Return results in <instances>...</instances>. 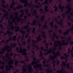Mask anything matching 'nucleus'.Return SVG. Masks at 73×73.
I'll return each instance as SVG.
<instances>
[{
	"instance_id": "nucleus-1",
	"label": "nucleus",
	"mask_w": 73,
	"mask_h": 73,
	"mask_svg": "<svg viewBox=\"0 0 73 73\" xmlns=\"http://www.w3.org/2000/svg\"><path fill=\"white\" fill-rule=\"evenodd\" d=\"M21 2H22V3L24 4V7H27L28 6L29 7H33V5H31V6H30L27 0H21Z\"/></svg>"
},
{
	"instance_id": "nucleus-2",
	"label": "nucleus",
	"mask_w": 73,
	"mask_h": 73,
	"mask_svg": "<svg viewBox=\"0 0 73 73\" xmlns=\"http://www.w3.org/2000/svg\"><path fill=\"white\" fill-rule=\"evenodd\" d=\"M31 65H33L34 66V68L37 71H39V70H37V68L38 69H39V70L40 71L42 70V68H41V66L40 67V66H36V65H35V61H33L31 62Z\"/></svg>"
},
{
	"instance_id": "nucleus-3",
	"label": "nucleus",
	"mask_w": 73,
	"mask_h": 73,
	"mask_svg": "<svg viewBox=\"0 0 73 73\" xmlns=\"http://www.w3.org/2000/svg\"><path fill=\"white\" fill-rule=\"evenodd\" d=\"M15 28L16 29H15V32H17L18 31L19 32H20L22 33V34H23L24 35L25 34V32L24 31H23L22 30H20V27H19V26H16Z\"/></svg>"
},
{
	"instance_id": "nucleus-4",
	"label": "nucleus",
	"mask_w": 73,
	"mask_h": 73,
	"mask_svg": "<svg viewBox=\"0 0 73 73\" xmlns=\"http://www.w3.org/2000/svg\"><path fill=\"white\" fill-rule=\"evenodd\" d=\"M25 11H26V14H28V9H26L25 10L22 9L19 11V12H23L22 13L21 15V17H23V15H24V14H25V13H24Z\"/></svg>"
},
{
	"instance_id": "nucleus-5",
	"label": "nucleus",
	"mask_w": 73,
	"mask_h": 73,
	"mask_svg": "<svg viewBox=\"0 0 73 73\" xmlns=\"http://www.w3.org/2000/svg\"><path fill=\"white\" fill-rule=\"evenodd\" d=\"M36 22H37L38 23H39V21H37L36 19L34 20V22L32 23H31L30 22H28L27 23V25H31L33 26L34 25H36Z\"/></svg>"
},
{
	"instance_id": "nucleus-6",
	"label": "nucleus",
	"mask_w": 73,
	"mask_h": 73,
	"mask_svg": "<svg viewBox=\"0 0 73 73\" xmlns=\"http://www.w3.org/2000/svg\"><path fill=\"white\" fill-rule=\"evenodd\" d=\"M50 60H52V63L53 64V67H54L55 66H56V64H55V63H56V61L54 60V58H53V57L52 56H50Z\"/></svg>"
},
{
	"instance_id": "nucleus-7",
	"label": "nucleus",
	"mask_w": 73,
	"mask_h": 73,
	"mask_svg": "<svg viewBox=\"0 0 73 73\" xmlns=\"http://www.w3.org/2000/svg\"><path fill=\"white\" fill-rule=\"evenodd\" d=\"M70 31H72V33L73 34V27L70 29H68L67 30V31H66L65 33H63V35L64 36H66V35H68V32H69Z\"/></svg>"
},
{
	"instance_id": "nucleus-8",
	"label": "nucleus",
	"mask_w": 73,
	"mask_h": 73,
	"mask_svg": "<svg viewBox=\"0 0 73 73\" xmlns=\"http://www.w3.org/2000/svg\"><path fill=\"white\" fill-rule=\"evenodd\" d=\"M8 36L9 37V39L7 40L6 41H5V42L6 44H8L10 41H11L12 40V37L10 36V35H9V33H8Z\"/></svg>"
},
{
	"instance_id": "nucleus-9",
	"label": "nucleus",
	"mask_w": 73,
	"mask_h": 73,
	"mask_svg": "<svg viewBox=\"0 0 73 73\" xmlns=\"http://www.w3.org/2000/svg\"><path fill=\"white\" fill-rule=\"evenodd\" d=\"M53 34L54 35V36H53V38L51 39L52 41H54V38L55 37H56V38L57 39L59 38V37L57 36V34H56V33H54Z\"/></svg>"
},
{
	"instance_id": "nucleus-10",
	"label": "nucleus",
	"mask_w": 73,
	"mask_h": 73,
	"mask_svg": "<svg viewBox=\"0 0 73 73\" xmlns=\"http://www.w3.org/2000/svg\"><path fill=\"white\" fill-rule=\"evenodd\" d=\"M59 7L61 12H63V11H64L63 9H65V7H64V6H61V4L59 5Z\"/></svg>"
},
{
	"instance_id": "nucleus-11",
	"label": "nucleus",
	"mask_w": 73,
	"mask_h": 73,
	"mask_svg": "<svg viewBox=\"0 0 73 73\" xmlns=\"http://www.w3.org/2000/svg\"><path fill=\"white\" fill-rule=\"evenodd\" d=\"M62 45H68V43L66 42V43H64L63 44H62ZM62 45H60V46L58 48L59 50H61V47Z\"/></svg>"
},
{
	"instance_id": "nucleus-12",
	"label": "nucleus",
	"mask_w": 73,
	"mask_h": 73,
	"mask_svg": "<svg viewBox=\"0 0 73 73\" xmlns=\"http://www.w3.org/2000/svg\"><path fill=\"white\" fill-rule=\"evenodd\" d=\"M28 26H24L23 27V28H24L25 29H27L28 30H27V32L28 33H30V29L28 28Z\"/></svg>"
},
{
	"instance_id": "nucleus-13",
	"label": "nucleus",
	"mask_w": 73,
	"mask_h": 73,
	"mask_svg": "<svg viewBox=\"0 0 73 73\" xmlns=\"http://www.w3.org/2000/svg\"><path fill=\"white\" fill-rule=\"evenodd\" d=\"M19 8H20L21 9H23V6H22L21 5H19V7H18L16 8L14 7L13 8V11H16L17 9H19Z\"/></svg>"
},
{
	"instance_id": "nucleus-14",
	"label": "nucleus",
	"mask_w": 73,
	"mask_h": 73,
	"mask_svg": "<svg viewBox=\"0 0 73 73\" xmlns=\"http://www.w3.org/2000/svg\"><path fill=\"white\" fill-rule=\"evenodd\" d=\"M34 15H35V17L36 19H38L39 18V17L37 15V11L36 10H34Z\"/></svg>"
},
{
	"instance_id": "nucleus-15",
	"label": "nucleus",
	"mask_w": 73,
	"mask_h": 73,
	"mask_svg": "<svg viewBox=\"0 0 73 73\" xmlns=\"http://www.w3.org/2000/svg\"><path fill=\"white\" fill-rule=\"evenodd\" d=\"M8 23H9L10 25H11V26L10 27V28L11 29H15V28L13 27V26L12 25V24L11 23V20L10 19L9 20Z\"/></svg>"
},
{
	"instance_id": "nucleus-16",
	"label": "nucleus",
	"mask_w": 73,
	"mask_h": 73,
	"mask_svg": "<svg viewBox=\"0 0 73 73\" xmlns=\"http://www.w3.org/2000/svg\"><path fill=\"white\" fill-rule=\"evenodd\" d=\"M45 32L44 31H43L42 33V37L44 38L45 39H46V35H45Z\"/></svg>"
},
{
	"instance_id": "nucleus-17",
	"label": "nucleus",
	"mask_w": 73,
	"mask_h": 73,
	"mask_svg": "<svg viewBox=\"0 0 73 73\" xmlns=\"http://www.w3.org/2000/svg\"><path fill=\"white\" fill-rule=\"evenodd\" d=\"M23 50L24 53H25V54L24 53H23L22 54L24 56H25L26 57H27L28 56H27V52H26V49H23Z\"/></svg>"
},
{
	"instance_id": "nucleus-18",
	"label": "nucleus",
	"mask_w": 73,
	"mask_h": 73,
	"mask_svg": "<svg viewBox=\"0 0 73 73\" xmlns=\"http://www.w3.org/2000/svg\"><path fill=\"white\" fill-rule=\"evenodd\" d=\"M41 37V35H39L37 37V38H36V40H37V41L38 42L39 41H40V40H41L42 39L40 37Z\"/></svg>"
},
{
	"instance_id": "nucleus-19",
	"label": "nucleus",
	"mask_w": 73,
	"mask_h": 73,
	"mask_svg": "<svg viewBox=\"0 0 73 73\" xmlns=\"http://www.w3.org/2000/svg\"><path fill=\"white\" fill-rule=\"evenodd\" d=\"M29 67H30V68L29 67V72H30L31 73H32V68L31 67V65H29Z\"/></svg>"
},
{
	"instance_id": "nucleus-20",
	"label": "nucleus",
	"mask_w": 73,
	"mask_h": 73,
	"mask_svg": "<svg viewBox=\"0 0 73 73\" xmlns=\"http://www.w3.org/2000/svg\"><path fill=\"white\" fill-rule=\"evenodd\" d=\"M9 47L8 45H7L6 46H5V47L4 48L3 50V52H0V53H1V54H3V52H5V51L6 50H5V49H4L6 47Z\"/></svg>"
},
{
	"instance_id": "nucleus-21",
	"label": "nucleus",
	"mask_w": 73,
	"mask_h": 73,
	"mask_svg": "<svg viewBox=\"0 0 73 73\" xmlns=\"http://www.w3.org/2000/svg\"><path fill=\"white\" fill-rule=\"evenodd\" d=\"M40 54L39 55V56L40 57H41L40 58V60H42V58L43 57V56H42V51H40Z\"/></svg>"
},
{
	"instance_id": "nucleus-22",
	"label": "nucleus",
	"mask_w": 73,
	"mask_h": 73,
	"mask_svg": "<svg viewBox=\"0 0 73 73\" xmlns=\"http://www.w3.org/2000/svg\"><path fill=\"white\" fill-rule=\"evenodd\" d=\"M32 41L33 42H34L33 44H32V46H35V45H36V44H37V41H36V40H35H35H32Z\"/></svg>"
},
{
	"instance_id": "nucleus-23",
	"label": "nucleus",
	"mask_w": 73,
	"mask_h": 73,
	"mask_svg": "<svg viewBox=\"0 0 73 73\" xmlns=\"http://www.w3.org/2000/svg\"><path fill=\"white\" fill-rule=\"evenodd\" d=\"M12 4H11L10 6V9H12V8H13V6L14 5H15V2H13Z\"/></svg>"
},
{
	"instance_id": "nucleus-24",
	"label": "nucleus",
	"mask_w": 73,
	"mask_h": 73,
	"mask_svg": "<svg viewBox=\"0 0 73 73\" xmlns=\"http://www.w3.org/2000/svg\"><path fill=\"white\" fill-rule=\"evenodd\" d=\"M57 42H61L59 41H57V40H55L54 41V44H55V45H54V46H57L58 45L57 43Z\"/></svg>"
},
{
	"instance_id": "nucleus-25",
	"label": "nucleus",
	"mask_w": 73,
	"mask_h": 73,
	"mask_svg": "<svg viewBox=\"0 0 73 73\" xmlns=\"http://www.w3.org/2000/svg\"><path fill=\"white\" fill-rule=\"evenodd\" d=\"M16 50L18 52V53H23V52H21V51L19 50V48L18 47H17L16 48Z\"/></svg>"
},
{
	"instance_id": "nucleus-26",
	"label": "nucleus",
	"mask_w": 73,
	"mask_h": 73,
	"mask_svg": "<svg viewBox=\"0 0 73 73\" xmlns=\"http://www.w3.org/2000/svg\"><path fill=\"white\" fill-rule=\"evenodd\" d=\"M70 3H69L68 5L66 6V8H68V10H70V6H71V4H70Z\"/></svg>"
},
{
	"instance_id": "nucleus-27",
	"label": "nucleus",
	"mask_w": 73,
	"mask_h": 73,
	"mask_svg": "<svg viewBox=\"0 0 73 73\" xmlns=\"http://www.w3.org/2000/svg\"><path fill=\"white\" fill-rule=\"evenodd\" d=\"M11 45H12L11 46L12 47H13L14 48H15V47H16V46H17V44L16 43L14 44L13 43H11Z\"/></svg>"
},
{
	"instance_id": "nucleus-28",
	"label": "nucleus",
	"mask_w": 73,
	"mask_h": 73,
	"mask_svg": "<svg viewBox=\"0 0 73 73\" xmlns=\"http://www.w3.org/2000/svg\"><path fill=\"white\" fill-rule=\"evenodd\" d=\"M36 28L35 27H34L33 28V29L32 30V32L33 34H35L36 33Z\"/></svg>"
},
{
	"instance_id": "nucleus-29",
	"label": "nucleus",
	"mask_w": 73,
	"mask_h": 73,
	"mask_svg": "<svg viewBox=\"0 0 73 73\" xmlns=\"http://www.w3.org/2000/svg\"><path fill=\"white\" fill-rule=\"evenodd\" d=\"M48 3L49 2L48 1V0H45L44 2L42 3V4L44 5L45 4H48Z\"/></svg>"
},
{
	"instance_id": "nucleus-30",
	"label": "nucleus",
	"mask_w": 73,
	"mask_h": 73,
	"mask_svg": "<svg viewBox=\"0 0 73 73\" xmlns=\"http://www.w3.org/2000/svg\"><path fill=\"white\" fill-rule=\"evenodd\" d=\"M50 27L51 28H53L54 27V23H53V22H52L50 23Z\"/></svg>"
},
{
	"instance_id": "nucleus-31",
	"label": "nucleus",
	"mask_w": 73,
	"mask_h": 73,
	"mask_svg": "<svg viewBox=\"0 0 73 73\" xmlns=\"http://www.w3.org/2000/svg\"><path fill=\"white\" fill-rule=\"evenodd\" d=\"M44 7H45L44 8L45 12H48V11L49 9H48V6L46 5V6H44Z\"/></svg>"
},
{
	"instance_id": "nucleus-32",
	"label": "nucleus",
	"mask_w": 73,
	"mask_h": 73,
	"mask_svg": "<svg viewBox=\"0 0 73 73\" xmlns=\"http://www.w3.org/2000/svg\"><path fill=\"white\" fill-rule=\"evenodd\" d=\"M45 16L42 15V18L40 19V20H41L42 21H44V18H45Z\"/></svg>"
},
{
	"instance_id": "nucleus-33",
	"label": "nucleus",
	"mask_w": 73,
	"mask_h": 73,
	"mask_svg": "<svg viewBox=\"0 0 73 73\" xmlns=\"http://www.w3.org/2000/svg\"><path fill=\"white\" fill-rule=\"evenodd\" d=\"M68 51L69 52H70V53L71 54H72V58H73V54H72V50H70V48H68Z\"/></svg>"
},
{
	"instance_id": "nucleus-34",
	"label": "nucleus",
	"mask_w": 73,
	"mask_h": 73,
	"mask_svg": "<svg viewBox=\"0 0 73 73\" xmlns=\"http://www.w3.org/2000/svg\"><path fill=\"white\" fill-rule=\"evenodd\" d=\"M67 13H68L67 12H66L65 13H64V14H62V16L63 17H65V15H67Z\"/></svg>"
},
{
	"instance_id": "nucleus-35",
	"label": "nucleus",
	"mask_w": 73,
	"mask_h": 73,
	"mask_svg": "<svg viewBox=\"0 0 73 73\" xmlns=\"http://www.w3.org/2000/svg\"><path fill=\"white\" fill-rule=\"evenodd\" d=\"M34 7H35V8H40V7H41V4H40L39 5V6H38L37 5H35L34 6Z\"/></svg>"
},
{
	"instance_id": "nucleus-36",
	"label": "nucleus",
	"mask_w": 73,
	"mask_h": 73,
	"mask_svg": "<svg viewBox=\"0 0 73 73\" xmlns=\"http://www.w3.org/2000/svg\"><path fill=\"white\" fill-rule=\"evenodd\" d=\"M18 62H19V60H16V62L14 63L15 66H18Z\"/></svg>"
},
{
	"instance_id": "nucleus-37",
	"label": "nucleus",
	"mask_w": 73,
	"mask_h": 73,
	"mask_svg": "<svg viewBox=\"0 0 73 73\" xmlns=\"http://www.w3.org/2000/svg\"><path fill=\"white\" fill-rule=\"evenodd\" d=\"M62 64H62L61 65L63 67H64V65H64V66L65 67V66H66V63H65V62H64V61H63L62 62Z\"/></svg>"
},
{
	"instance_id": "nucleus-38",
	"label": "nucleus",
	"mask_w": 73,
	"mask_h": 73,
	"mask_svg": "<svg viewBox=\"0 0 73 73\" xmlns=\"http://www.w3.org/2000/svg\"><path fill=\"white\" fill-rule=\"evenodd\" d=\"M16 38H17V37H16V35H15L14 36L13 40L14 41H16Z\"/></svg>"
},
{
	"instance_id": "nucleus-39",
	"label": "nucleus",
	"mask_w": 73,
	"mask_h": 73,
	"mask_svg": "<svg viewBox=\"0 0 73 73\" xmlns=\"http://www.w3.org/2000/svg\"><path fill=\"white\" fill-rule=\"evenodd\" d=\"M43 27L45 29H48V26L46 25L45 24V25H43Z\"/></svg>"
},
{
	"instance_id": "nucleus-40",
	"label": "nucleus",
	"mask_w": 73,
	"mask_h": 73,
	"mask_svg": "<svg viewBox=\"0 0 73 73\" xmlns=\"http://www.w3.org/2000/svg\"><path fill=\"white\" fill-rule=\"evenodd\" d=\"M27 15H25V17H24V19H22V20L23 21H25V20H26L27 19Z\"/></svg>"
},
{
	"instance_id": "nucleus-41",
	"label": "nucleus",
	"mask_w": 73,
	"mask_h": 73,
	"mask_svg": "<svg viewBox=\"0 0 73 73\" xmlns=\"http://www.w3.org/2000/svg\"><path fill=\"white\" fill-rule=\"evenodd\" d=\"M0 68L1 70H4V66H1L0 67Z\"/></svg>"
},
{
	"instance_id": "nucleus-42",
	"label": "nucleus",
	"mask_w": 73,
	"mask_h": 73,
	"mask_svg": "<svg viewBox=\"0 0 73 73\" xmlns=\"http://www.w3.org/2000/svg\"><path fill=\"white\" fill-rule=\"evenodd\" d=\"M46 61V59L44 58V60L42 61L43 64H45V61Z\"/></svg>"
},
{
	"instance_id": "nucleus-43",
	"label": "nucleus",
	"mask_w": 73,
	"mask_h": 73,
	"mask_svg": "<svg viewBox=\"0 0 73 73\" xmlns=\"http://www.w3.org/2000/svg\"><path fill=\"white\" fill-rule=\"evenodd\" d=\"M9 33V34L12 36L13 35V32H11L9 31H8L7 32V33Z\"/></svg>"
},
{
	"instance_id": "nucleus-44",
	"label": "nucleus",
	"mask_w": 73,
	"mask_h": 73,
	"mask_svg": "<svg viewBox=\"0 0 73 73\" xmlns=\"http://www.w3.org/2000/svg\"><path fill=\"white\" fill-rule=\"evenodd\" d=\"M68 19H69V20H71V21H73V19H72V18H71V17H70V16H68Z\"/></svg>"
},
{
	"instance_id": "nucleus-45",
	"label": "nucleus",
	"mask_w": 73,
	"mask_h": 73,
	"mask_svg": "<svg viewBox=\"0 0 73 73\" xmlns=\"http://www.w3.org/2000/svg\"><path fill=\"white\" fill-rule=\"evenodd\" d=\"M50 52H49V51H48L47 52H46L44 53V54L46 56H47V55L49 54H50Z\"/></svg>"
},
{
	"instance_id": "nucleus-46",
	"label": "nucleus",
	"mask_w": 73,
	"mask_h": 73,
	"mask_svg": "<svg viewBox=\"0 0 73 73\" xmlns=\"http://www.w3.org/2000/svg\"><path fill=\"white\" fill-rule=\"evenodd\" d=\"M66 67L67 69H68L69 68H70V66H69V63H67V66H66Z\"/></svg>"
},
{
	"instance_id": "nucleus-47",
	"label": "nucleus",
	"mask_w": 73,
	"mask_h": 73,
	"mask_svg": "<svg viewBox=\"0 0 73 73\" xmlns=\"http://www.w3.org/2000/svg\"><path fill=\"white\" fill-rule=\"evenodd\" d=\"M57 23L58 24H60V25L61 26H63V23H61L58 22Z\"/></svg>"
},
{
	"instance_id": "nucleus-48",
	"label": "nucleus",
	"mask_w": 73,
	"mask_h": 73,
	"mask_svg": "<svg viewBox=\"0 0 73 73\" xmlns=\"http://www.w3.org/2000/svg\"><path fill=\"white\" fill-rule=\"evenodd\" d=\"M41 49L42 50H43L44 51V52H45V51H46V50H47L46 49H44V47H41Z\"/></svg>"
},
{
	"instance_id": "nucleus-49",
	"label": "nucleus",
	"mask_w": 73,
	"mask_h": 73,
	"mask_svg": "<svg viewBox=\"0 0 73 73\" xmlns=\"http://www.w3.org/2000/svg\"><path fill=\"white\" fill-rule=\"evenodd\" d=\"M64 56H66V57H69V55L67 54H64Z\"/></svg>"
},
{
	"instance_id": "nucleus-50",
	"label": "nucleus",
	"mask_w": 73,
	"mask_h": 73,
	"mask_svg": "<svg viewBox=\"0 0 73 73\" xmlns=\"http://www.w3.org/2000/svg\"><path fill=\"white\" fill-rule=\"evenodd\" d=\"M72 24L71 23H70V22H68L67 23V25H69V27L70 26H71Z\"/></svg>"
},
{
	"instance_id": "nucleus-51",
	"label": "nucleus",
	"mask_w": 73,
	"mask_h": 73,
	"mask_svg": "<svg viewBox=\"0 0 73 73\" xmlns=\"http://www.w3.org/2000/svg\"><path fill=\"white\" fill-rule=\"evenodd\" d=\"M2 5L3 7H4L5 8H7V5H4L3 4H2Z\"/></svg>"
},
{
	"instance_id": "nucleus-52",
	"label": "nucleus",
	"mask_w": 73,
	"mask_h": 73,
	"mask_svg": "<svg viewBox=\"0 0 73 73\" xmlns=\"http://www.w3.org/2000/svg\"><path fill=\"white\" fill-rule=\"evenodd\" d=\"M39 11H41L44 13H45V12H44V10H43V9H39Z\"/></svg>"
},
{
	"instance_id": "nucleus-53",
	"label": "nucleus",
	"mask_w": 73,
	"mask_h": 73,
	"mask_svg": "<svg viewBox=\"0 0 73 73\" xmlns=\"http://www.w3.org/2000/svg\"><path fill=\"white\" fill-rule=\"evenodd\" d=\"M28 36H29V34L27 33L26 34V35L25 36V37L27 38L28 37Z\"/></svg>"
},
{
	"instance_id": "nucleus-54",
	"label": "nucleus",
	"mask_w": 73,
	"mask_h": 73,
	"mask_svg": "<svg viewBox=\"0 0 73 73\" xmlns=\"http://www.w3.org/2000/svg\"><path fill=\"white\" fill-rule=\"evenodd\" d=\"M58 32L60 34H61L62 33V30H61V29H59L58 30Z\"/></svg>"
},
{
	"instance_id": "nucleus-55",
	"label": "nucleus",
	"mask_w": 73,
	"mask_h": 73,
	"mask_svg": "<svg viewBox=\"0 0 73 73\" xmlns=\"http://www.w3.org/2000/svg\"><path fill=\"white\" fill-rule=\"evenodd\" d=\"M20 62L22 64H25V62L24 60H22L20 61Z\"/></svg>"
},
{
	"instance_id": "nucleus-56",
	"label": "nucleus",
	"mask_w": 73,
	"mask_h": 73,
	"mask_svg": "<svg viewBox=\"0 0 73 73\" xmlns=\"http://www.w3.org/2000/svg\"><path fill=\"white\" fill-rule=\"evenodd\" d=\"M46 72H49V73H50V72H51V70H49L48 69H46Z\"/></svg>"
},
{
	"instance_id": "nucleus-57",
	"label": "nucleus",
	"mask_w": 73,
	"mask_h": 73,
	"mask_svg": "<svg viewBox=\"0 0 73 73\" xmlns=\"http://www.w3.org/2000/svg\"><path fill=\"white\" fill-rule=\"evenodd\" d=\"M59 64H60V61L59 60H58L57 61L56 64L57 65H59Z\"/></svg>"
},
{
	"instance_id": "nucleus-58",
	"label": "nucleus",
	"mask_w": 73,
	"mask_h": 73,
	"mask_svg": "<svg viewBox=\"0 0 73 73\" xmlns=\"http://www.w3.org/2000/svg\"><path fill=\"white\" fill-rule=\"evenodd\" d=\"M15 55L14 56V57H16V56H19V54H15Z\"/></svg>"
},
{
	"instance_id": "nucleus-59",
	"label": "nucleus",
	"mask_w": 73,
	"mask_h": 73,
	"mask_svg": "<svg viewBox=\"0 0 73 73\" xmlns=\"http://www.w3.org/2000/svg\"><path fill=\"white\" fill-rule=\"evenodd\" d=\"M26 43H27V42H22V44H23L24 45H26Z\"/></svg>"
},
{
	"instance_id": "nucleus-60",
	"label": "nucleus",
	"mask_w": 73,
	"mask_h": 73,
	"mask_svg": "<svg viewBox=\"0 0 73 73\" xmlns=\"http://www.w3.org/2000/svg\"><path fill=\"white\" fill-rule=\"evenodd\" d=\"M57 56H60V52L59 51H58L57 52Z\"/></svg>"
},
{
	"instance_id": "nucleus-61",
	"label": "nucleus",
	"mask_w": 73,
	"mask_h": 73,
	"mask_svg": "<svg viewBox=\"0 0 73 73\" xmlns=\"http://www.w3.org/2000/svg\"><path fill=\"white\" fill-rule=\"evenodd\" d=\"M11 48H10V49L9 50H7V52H10V51H11Z\"/></svg>"
},
{
	"instance_id": "nucleus-62",
	"label": "nucleus",
	"mask_w": 73,
	"mask_h": 73,
	"mask_svg": "<svg viewBox=\"0 0 73 73\" xmlns=\"http://www.w3.org/2000/svg\"><path fill=\"white\" fill-rule=\"evenodd\" d=\"M55 29L56 30H57V29H58V27H57V25H55Z\"/></svg>"
},
{
	"instance_id": "nucleus-63",
	"label": "nucleus",
	"mask_w": 73,
	"mask_h": 73,
	"mask_svg": "<svg viewBox=\"0 0 73 73\" xmlns=\"http://www.w3.org/2000/svg\"><path fill=\"white\" fill-rule=\"evenodd\" d=\"M27 48L28 49H29L30 48V46H29V45H27Z\"/></svg>"
},
{
	"instance_id": "nucleus-64",
	"label": "nucleus",
	"mask_w": 73,
	"mask_h": 73,
	"mask_svg": "<svg viewBox=\"0 0 73 73\" xmlns=\"http://www.w3.org/2000/svg\"><path fill=\"white\" fill-rule=\"evenodd\" d=\"M13 14H14V15H16V14H18V12H13Z\"/></svg>"
}]
</instances>
